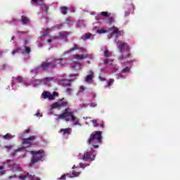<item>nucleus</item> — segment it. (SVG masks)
I'll return each instance as SVG.
<instances>
[{"mask_svg":"<svg viewBox=\"0 0 180 180\" xmlns=\"http://www.w3.org/2000/svg\"><path fill=\"white\" fill-rule=\"evenodd\" d=\"M79 46H78L77 44H75L74 46H73V48H72V49H70V51H75V50H79Z\"/></svg>","mask_w":180,"mask_h":180,"instance_id":"31","label":"nucleus"},{"mask_svg":"<svg viewBox=\"0 0 180 180\" xmlns=\"http://www.w3.org/2000/svg\"><path fill=\"white\" fill-rule=\"evenodd\" d=\"M89 74L86 77V82H89L90 81H92V79L94 78V72L92 70H89Z\"/></svg>","mask_w":180,"mask_h":180,"instance_id":"15","label":"nucleus"},{"mask_svg":"<svg viewBox=\"0 0 180 180\" xmlns=\"http://www.w3.org/2000/svg\"><path fill=\"white\" fill-rule=\"evenodd\" d=\"M71 129L70 128L66 129H61L60 133H63V136H65V134H71V132L70 131Z\"/></svg>","mask_w":180,"mask_h":180,"instance_id":"20","label":"nucleus"},{"mask_svg":"<svg viewBox=\"0 0 180 180\" xmlns=\"http://www.w3.org/2000/svg\"><path fill=\"white\" fill-rule=\"evenodd\" d=\"M48 64L49 65V68H56V67H57V59H53L50 62H48Z\"/></svg>","mask_w":180,"mask_h":180,"instance_id":"13","label":"nucleus"},{"mask_svg":"<svg viewBox=\"0 0 180 180\" xmlns=\"http://www.w3.org/2000/svg\"><path fill=\"white\" fill-rule=\"evenodd\" d=\"M99 79H101V81H106V79H105L104 77H102L101 76H99Z\"/></svg>","mask_w":180,"mask_h":180,"instance_id":"49","label":"nucleus"},{"mask_svg":"<svg viewBox=\"0 0 180 180\" xmlns=\"http://www.w3.org/2000/svg\"><path fill=\"white\" fill-rule=\"evenodd\" d=\"M42 98L44 99H48L49 98V93H47V91H44L42 93Z\"/></svg>","mask_w":180,"mask_h":180,"instance_id":"27","label":"nucleus"},{"mask_svg":"<svg viewBox=\"0 0 180 180\" xmlns=\"http://www.w3.org/2000/svg\"><path fill=\"white\" fill-rule=\"evenodd\" d=\"M36 5H43V0H38Z\"/></svg>","mask_w":180,"mask_h":180,"instance_id":"44","label":"nucleus"},{"mask_svg":"<svg viewBox=\"0 0 180 180\" xmlns=\"http://www.w3.org/2000/svg\"><path fill=\"white\" fill-rule=\"evenodd\" d=\"M67 36H68V33L60 32L58 35L53 37V39H57L58 40H63V39H65Z\"/></svg>","mask_w":180,"mask_h":180,"instance_id":"11","label":"nucleus"},{"mask_svg":"<svg viewBox=\"0 0 180 180\" xmlns=\"http://www.w3.org/2000/svg\"><path fill=\"white\" fill-rule=\"evenodd\" d=\"M15 82H18V84H20V82H22V81H23V78L20 77H18L15 78Z\"/></svg>","mask_w":180,"mask_h":180,"instance_id":"29","label":"nucleus"},{"mask_svg":"<svg viewBox=\"0 0 180 180\" xmlns=\"http://www.w3.org/2000/svg\"><path fill=\"white\" fill-rule=\"evenodd\" d=\"M91 36H92L91 33H86V34H84V35H83V37H85V39H89V37H91Z\"/></svg>","mask_w":180,"mask_h":180,"instance_id":"34","label":"nucleus"},{"mask_svg":"<svg viewBox=\"0 0 180 180\" xmlns=\"http://www.w3.org/2000/svg\"><path fill=\"white\" fill-rule=\"evenodd\" d=\"M39 68H41L43 71H46V70H49V62H43L41 65H39Z\"/></svg>","mask_w":180,"mask_h":180,"instance_id":"12","label":"nucleus"},{"mask_svg":"<svg viewBox=\"0 0 180 180\" xmlns=\"http://www.w3.org/2000/svg\"><path fill=\"white\" fill-rule=\"evenodd\" d=\"M84 56H86V58H89L90 60L94 58V55L92 54L84 53Z\"/></svg>","mask_w":180,"mask_h":180,"instance_id":"32","label":"nucleus"},{"mask_svg":"<svg viewBox=\"0 0 180 180\" xmlns=\"http://www.w3.org/2000/svg\"><path fill=\"white\" fill-rule=\"evenodd\" d=\"M31 131H32V129H28L25 130L24 132H23L22 136L21 137L25 136L26 134H27L28 133H30V132H31Z\"/></svg>","mask_w":180,"mask_h":180,"instance_id":"30","label":"nucleus"},{"mask_svg":"<svg viewBox=\"0 0 180 180\" xmlns=\"http://www.w3.org/2000/svg\"><path fill=\"white\" fill-rule=\"evenodd\" d=\"M72 68H74V70H78L76 65H72Z\"/></svg>","mask_w":180,"mask_h":180,"instance_id":"53","label":"nucleus"},{"mask_svg":"<svg viewBox=\"0 0 180 180\" xmlns=\"http://www.w3.org/2000/svg\"><path fill=\"white\" fill-rule=\"evenodd\" d=\"M13 172H21L22 167L19 165H14L12 167Z\"/></svg>","mask_w":180,"mask_h":180,"instance_id":"17","label":"nucleus"},{"mask_svg":"<svg viewBox=\"0 0 180 180\" xmlns=\"http://www.w3.org/2000/svg\"><path fill=\"white\" fill-rule=\"evenodd\" d=\"M4 174H5V171L1 172V175H4Z\"/></svg>","mask_w":180,"mask_h":180,"instance_id":"58","label":"nucleus"},{"mask_svg":"<svg viewBox=\"0 0 180 180\" xmlns=\"http://www.w3.org/2000/svg\"><path fill=\"white\" fill-rule=\"evenodd\" d=\"M13 178H16V174H14V175H13V176H8V179H13Z\"/></svg>","mask_w":180,"mask_h":180,"instance_id":"47","label":"nucleus"},{"mask_svg":"<svg viewBox=\"0 0 180 180\" xmlns=\"http://www.w3.org/2000/svg\"><path fill=\"white\" fill-rule=\"evenodd\" d=\"M56 63H58V64H60V65H62V67H64V65H65V64H67V58L56 59Z\"/></svg>","mask_w":180,"mask_h":180,"instance_id":"16","label":"nucleus"},{"mask_svg":"<svg viewBox=\"0 0 180 180\" xmlns=\"http://www.w3.org/2000/svg\"><path fill=\"white\" fill-rule=\"evenodd\" d=\"M110 56H112V52L109 51V50L105 48L104 51V57H105L103 60L104 64H109V57H110Z\"/></svg>","mask_w":180,"mask_h":180,"instance_id":"10","label":"nucleus"},{"mask_svg":"<svg viewBox=\"0 0 180 180\" xmlns=\"http://www.w3.org/2000/svg\"><path fill=\"white\" fill-rule=\"evenodd\" d=\"M13 146H6L5 148H6L7 150H11V148H13Z\"/></svg>","mask_w":180,"mask_h":180,"instance_id":"45","label":"nucleus"},{"mask_svg":"<svg viewBox=\"0 0 180 180\" xmlns=\"http://www.w3.org/2000/svg\"><path fill=\"white\" fill-rule=\"evenodd\" d=\"M80 91H81V92H83V91H85V87H84V86H82L80 87Z\"/></svg>","mask_w":180,"mask_h":180,"instance_id":"48","label":"nucleus"},{"mask_svg":"<svg viewBox=\"0 0 180 180\" xmlns=\"http://www.w3.org/2000/svg\"><path fill=\"white\" fill-rule=\"evenodd\" d=\"M112 15L110 13H108L107 11H103L101 13V16H103V18H109Z\"/></svg>","mask_w":180,"mask_h":180,"instance_id":"24","label":"nucleus"},{"mask_svg":"<svg viewBox=\"0 0 180 180\" xmlns=\"http://www.w3.org/2000/svg\"><path fill=\"white\" fill-rule=\"evenodd\" d=\"M91 123H93L94 127H98V126H99V122L95 120H91Z\"/></svg>","mask_w":180,"mask_h":180,"instance_id":"28","label":"nucleus"},{"mask_svg":"<svg viewBox=\"0 0 180 180\" xmlns=\"http://www.w3.org/2000/svg\"><path fill=\"white\" fill-rule=\"evenodd\" d=\"M37 139L36 135L30 136L28 138H23L20 137V139L22 140V144H26L27 147L22 146L20 148H18L15 153H18V151H26V148H28L29 147H32L33 146V142Z\"/></svg>","mask_w":180,"mask_h":180,"instance_id":"4","label":"nucleus"},{"mask_svg":"<svg viewBox=\"0 0 180 180\" xmlns=\"http://www.w3.org/2000/svg\"><path fill=\"white\" fill-rule=\"evenodd\" d=\"M60 10L62 11L63 15H67V11H68V8H67V6H62Z\"/></svg>","mask_w":180,"mask_h":180,"instance_id":"26","label":"nucleus"},{"mask_svg":"<svg viewBox=\"0 0 180 180\" xmlns=\"http://www.w3.org/2000/svg\"><path fill=\"white\" fill-rule=\"evenodd\" d=\"M20 51V48H16L13 52L12 54L14 56V54H16V53H18Z\"/></svg>","mask_w":180,"mask_h":180,"instance_id":"38","label":"nucleus"},{"mask_svg":"<svg viewBox=\"0 0 180 180\" xmlns=\"http://www.w3.org/2000/svg\"><path fill=\"white\" fill-rule=\"evenodd\" d=\"M70 108H65L62 114L58 115V119L59 120L65 119L66 122H70V117H71L72 122H75V125L79 124V121L76 120L77 117L74 115V112L70 111Z\"/></svg>","mask_w":180,"mask_h":180,"instance_id":"3","label":"nucleus"},{"mask_svg":"<svg viewBox=\"0 0 180 180\" xmlns=\"http://www.w3.org/2000/svg\"><path fill=\"white\" fill-rule=\"evenodd\" d=\"M49 33H50V29H49V28H48V29H46V30H45L44 31V34H43V36H47V34H49Z\"/></svg>","mask_w":180,"mask_h":180,"instance_id":"36","label":"nucleus"},{"mask_svg":"<svg viewBox=\"0 0 180 180\" xmlns=\"http://www.w3.org/2000/svg\"><path fill=\"white\" fill-rule=\"evenodd\" d=\"M113 82H115V79H110L108 80V86H111L112 84H113Z\"/></svg>","mask_w":180,"mask_h":180,"instance_id":"35","label":"nucleus"},{"mask_svg":"<svg viewBox=\"0 0 180 180\" xmlns=\"http://www.w3.org/2000/svg\"><path fill=\"white\" fill-rule=\"evenodd\" d=\"M49 6H46V7H45V12H46V13L49 12Z\"/></svg>","mask_w":180,"mask_h":180,"instance_id":"51","label":"nucleus"},{"mask_svg":"<svg viewBox=\"0 0 180 180\" xmlns=\"http://www.w3.org/2000/svg\"><path fill=\"white\" fill-rule=\"evenodd\" d=\"M21 22H22V23H23V25H26V24L29 23V18H27V17H26L25 15H22L21 16Z\"/></svg>","mask_w":180,"mask_h":180,"instance_id":"22","label":"nucleus"},{"mask_svg":"<svg viewBox=\"0 0 180 180\" xmlns=\"http://www.w3.org/2000/svg\"><path fill=\"white\" fill-rule=\"evenodd\" d=\"M85 167H89V164H85L82 166V168H85Z\"/></svg>","mask_w":180,"mask_h":180,"instance_id":"50","label":"nucleus"},{"mask_svg":"<svg viewBox=\"0 0 180 180\" xmlns=\"http://www.w3.org/2000/svg\"><path fill=\"white\" fill-rule=\"evenodd\" d=\"M116 22L115 15H112L108 18V25H112V23H115Z\"/></svg>","mask_w":180,"mask_h":180,"instance_id":"21","label":"nucleus"},{"mask_svg":"<svg viewBox=\"0 0 180 180\" xmlns=\"http://www.w3.org/2000/svg\"><path fill=\"white\" fill-rule=\"evenodd\" d=\"M72 91V89H71V88H70V87H68V88L66 89V92H67V94H68V95H71Z\"/></svg>","mask_w":180,"mask_h":180,"instance_id":"39","label":"nucleus"},{"mask_svg":"<svg viewBox=\"0 0 180 180\" xmlns=\"http://www.w3.org/2000/svg\"><path fill=\"white\" fill-rule=\"evenodd\" d=\"M19 179H20V180H40V179L37 178V177L34 179V175L30 174L29 173H27L25 175H20Z\"/></svg>","mask_w":180,"mask_h":180,"instance_id":"9","label":"nucleus"},{"mask_svg":"<svg viewBox=\"0 0 180 180\" xmlns=\"http://www.w3.org/2000/svg\"><path fill=\"white\" fill-rule=\"evenodd\" d=\"M73 58L75 60H84L86 58V56L85 54H76L73 55Z\"/></svg>","mask_w":180,"mask_h":180,"instance_id":"14","label":"nucleus"},{"mask_svg":"<svg viewBox=\"0 0 180 180\" xmlns=\"http://www.w3.org/2000/svg\"><path fill=\"white\" fill-rule=\"evenodd\" d=\"M98 126H100L101 128L104 129L105 128V123L100 122V123H98Z\"/></svg>","mask_w":180,"mask_h":180,"instance_id":"42","label":"nucleus"},{"mask_svg":"<svg viewBox=\"0 0 180 180\" xmlns=\"http://www.w3.org/2000/svg\"><path fill=\"white\" fill-rule=\"evenodd\" d=\"M109 30L110 32L111 36H115V34H117V37L122 36V33H123V30H119V27L116 26H112L109 29Z\"/></svg>","mask_w":180,"mask_h":180,"instance_id":"8","label":"nucleus"},{"mask_svg":"<svg viewBox=\"0 0 180 180\" xmlns=\"http://www.w3.org/2000/svg\"><path fill=\"white\" fill-rule=\"evenodd\" d=\"M48 43H51V41H53V39H48Z\"/></svg>","mask_w":180,"mask_h":180,"instance_id":"55","label":"nucleus"},{"mask_svg":"<svg viewBox=\"0 0 180 180\" xmlns=\"http://www.w3.org/2000/svg\"><path fill=\"white\" fill-rule=\"evenodd\" d=\"M80 174H81V172H79L73 171L72 172V175H73V176H79Z\"/></svg>","mask_w":180,"mask_h":180,"instance_id":"33","label":"nucleus"},{"mask_svg":"<svg viewBox=\"0 0 180 180\" xmlns=\"http://www.w3.org/2000/svg\"><path fill=\"white\" fill-rule=\"evenodd\" d=\"M39 115H40L39 112H37V114H35V116L39 117Z\"/></svg>","mask_w":180,"mask_h":180,"instance_id":"56","label":"nucleus"},{"mask_svg":"<svg viewBox=\"0 0 180 180\" xmlns=\"http://www.w3.org/2000/svg\"><path fill=\"white\" fill-rule=\"evenodd\" d=\"M53 96L55 98L56 96H58V93H57L56 91H54L53 94H52Z\"/></svg>","mask_w":180,"mask_h":180,"instance_id":"46","label":"nucleus"},{"mask_svg":"<svg viewBox=\"0 0 180 180\" xmlns=\"http://www.w3.org/2000/svg\"><path fill=\"white\" fill-rule=\"evenodd\" d=\"M67 106H68V101L63 98L59 101L54 103L51 108L52 109H61L62 108H67Z\"/></svg>","mask_w":180,"mask_h":180,"instance_id":"6","label":"nucleus"},{"mask_svg":"<svg viewBox=\"0 0 180 180\" xmlns=\"http://www.w3.org/2000/svg\"><path fill=\"white\" fill-rule=\"evenodd\" d=\"M25 51L22 52V54H30L32 49L27 46H24Z\"/></svg>","mask_w":180,"mask_h":180,"instance_id":"19","label":"nucleus"},{"mask_svg":"<svg viewBox=\"0 0 180 180\" xmlns=\"http://www.w3.org/2000/svg\"><path fill=\"white\" fill-rule=\"evenodd\" d=\"M31 1H32V2H34V4L35 5H37V1H38L39 0H31Z\"/></svg>","mask_w":180,"mask_h":180,"instance_id":"52","label":"nucleus"},{"mask_svg":"<svg viewBox=\"0 0 180 180\" xmlns=\"http://www.w3.org/2000/svg\"><path fill=\"white\" fill-rule=\"evenodd\" d=\"M8 137L9 139H12V136L10 134H7L5 136H4V139H8Z\"/></svg>","mask_w":180,"mask_h":180,"instance_id":"40","label":"nucleus"},{"mask_svg":"<svg viewBox=\"0 0 180 180\" xmlns=\"http://www.w3.org/2000/svg\"><path fill=\"white\" fill-rule=\"evenodd\" d=\"M75 79H76L75 77L74 79H70L63 81V86H70L71 85V82L75 81Z\"/></svg>","mask_w":180,"mask_h":180,"instance_id":"18","label":"nucleus"},{"mask_svg":"<svg viewBox=\"0 0 180 180\" xmlns=\"http://www.w3.org/2000/svg\"><path fill=\"white\" fill-rule=\"evenodd\" d=\"M130 70H131V68L127 66L122 69V72L123 74H127V73L130 72Z\"/></svg>","mask_w":180,"mask_h":180,"instance_id":"23","label":"nucleus"},{"mask_svg":"<svg viewBox=\"0 0 180 180\" xmlns=\"http://www.w3.org/2000/svg\"><path fill=\"white\" fill-rule=\"evenodd\" d=\"M117 44L118 45V50H120V52L121 53V56L118 58V60L120 61H123V60H126L131 56L130 53V47L129 46V44L126 42H123L122 41H118Z\"/></svg>","mask_w":180,"mask_h":180,"instance_id":"1","label":"nucleus"},{"mask_svg":"<svg viewBox=\"0 0 180 180\" xmlns=\"http://www.w3.org/2000/svg\"><path fill=\"white\" fill-rule=\"evenodd\" d=\"M96 155H94V149L90 148L84 153L82 160L85 161V160H91V161H94Z\"/></svg>","mask_w":180,"mask_h":180,"instance_id":"7","label":"nucleus"},{"mask_svg":"<svg viewBox=\"0 0 180 180\" xmlns=\"http://www.w3.org/2000/svg\"><path fill=\"white\" fill-rule=\"evenodd\" d=\"M48 99H49L50 101H53V99H54L53 94H49Z\"/></svg>","mask_w":180,"mask_h":180,"instance_id":"41","label":"nucleus"},{"mask_svg":"<svg viewBox=\"0 0 180 180\" xmlns=\"http://www.w3.org/2000/svg\"><path fill=\"white\" fill-rule=\"evenodd\" d=\"M40 116H41V117H43V115H41Z\"/></svg>","mask_w":180,"mask_h":180,"instance_id":"60","label":"nucleus"},{"mask_svg":"<svg viewBox=\"0 0 180 180\" xmlns=\"http://www.w3.org/2000/svg\"><path fill=\"white\" fill-rule=\"evenodd\" d=\"M70 77H75V75H72Z\"/></svg>","mask_w":180,"mask_h":180,"instance_id":"59","label":"nucleus"},{"mask_svg":"<svg viewBox=\"0 0 180 180\" xmlns=\"http://www.w3.org/2000/svg\"><path fill=\"white\" fill-rule=\"evenodd\" d=\"M30 154L32 155V158L31 160V162L30 165H33V164H36L38 161L41 160L44 157H46V154L44 153V150H39L38 151H31Z\"/></svg>","mask_w":180,"mask_h":180,"instance_id":"5","label":"nucleus"},{"mask_svg":"<svg viewBox=\"0 0 180 180\" xmlns=\"http://www.w3.org/2000/svg\"><path fill=\"white\" fill-rule=\"evenodd\" d=\"M105 32L106 31L105 30V29H101L97 30V33H99L100 34H102V33H105Z\"/></svg>","mask_w":180,"mask_h":180,"instance_id":"37","label":"nucleus"},{"mask_svg":"<svg viewBox=\"0 0 180 180\" xmlns=\"http://www.w3.org/2000/svg\"><path fill=\"white\" fill-rule=\"evenodd\" d=\"M13 20H15V19H13Z\"/></svg>","mask_w":180,"mask_h":180,"instance_id":"61","label":"nucleus"},{"mask_svg":"<svg viewBox=\"0 0 180 180\" xmlns=\"http://www.w3.org/2000/svg\"><path fill=\"white\" fill-rule=\"evenodd\" d=\"M49 81H53V78L45 77L42 79V82H43V84H44V85H46V84H47V82H49Z\"/></svg>","mask_w":180,"mask_h":180,"instance_id":"25","label":"nucleus"},{"mask_svg":"<svg viewBox=\"0 0 180 180\" xmlns=\"http://www.w3.org/2000/svg\"><path fill=\"white\" fill-rule=\"evenodd\" d=\"M88 144H92L93 148H99V145L102 143V131H95L90 135L87 140Z\"/></svg>","mask_w":180,"mask_h":180,"instance_id":"2","label":"nucleus"},{"mask_svg":"<svg viewBox=\"0 0 180 180\" xmlns=\"http://www.w3.org/2000/svg\"><path fill=\"white\" fill-rule=\"evenodd\" d=\"M96 20H101V16H97V17H96Z\"/></svg>","mask_w":180,"mask_h":180,"instance_id":"54","label":"nucleus"},{"mask_svg":"<svg viewBox=\"0 0 180 180\" xmlns=\"http://www.w3.org/2000/svg\"><path fill=\"white\" fill-rule=\"evenodd\" d=\"M58 179H63L65 180L67 179V177L65 176V174L62 175L60 178H58Z\"/></svg>","mask_w":180,"mask_h":180,"instance_id":"43","label":"nucleus"},{"mask_svg":"<svg viewBox=\"0 0 180 180\" xmlns=\"http://www.w3.org/2000/svg\"><path fill=\"white\" fill-rule=\"evenodd\" d=\"M4 169V166H0V171Z\"/></svg>","mask_w":180,"mask_h":180,"instance_id":"57","label":"nucleus"}]
</instances>
